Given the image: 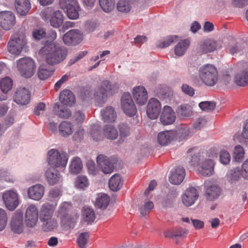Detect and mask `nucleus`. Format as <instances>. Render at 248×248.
Here are the masks:
<instances>
[{
	"label": "nucleus",
	"mask_w": 248,
	"mask_h": 248,
	"mask_svg": "<svg viewBox=\"0 0 248 248\" xmlns=\"http://www.w3.org/2000/svg\"><path fill=\"white\" fill-rule=\"evenodd\" d=\"M39 55L45 57L46 62L50 65H55L62 62L67 55V49L55 42L46 41L39 50Z\"/></svg>",
	"instance_id": "f257e3e1"
},
{
	"label": "nucleus",
	"mask_w": 248,
	"mask_h": 248,
	"mask_svg": "<svg viewBox=\"0 0 248 248\" xmlns=\"http://www.w3.org/2000/svg\"><path fill=\"white\" fill-rule=\"evenodd\" d=\"M117 89L116 85L108 80L103 81L100 86L96 87L93 92V97L97 106H102L108 97L112 95Z\"/></svg>",
	"instance_id": "f03ea898"
},
{
	"label": "nucleus",
	"mask_w": 248,
	"mask_h": 248,
	"mask_svg": "<svg viewBox=\"0 0 248 248\" xmlns=\"http://www.w3.org/2000/svg\"><path fill=\"white\" fill-rule=\"evenodd\" d=\"M71 206L67 202L61 204L58 210V216L61 219V227L65 230L75 227L78 217L77 214L70 213Z\"/></svg>",
	"instance_id": "7ed1b4c3"
},
{
	"label": "nucleus",
	"mask_w": 248,
	"mask_h": 248,
	"mask_svg": "<svg viewBox=\"0 0 248 248\" xmlns=\"http://www.w3.org/2000/svg\"><path fill=\"white\" fill-rule=\"evenodd\" d=\"M218 76L217 68L212 64L203 65L199 68V78L207 86H214L217 82Z\"/></svg>",
	"instance_id": "20e7f679"
},
{
	"label": "nucleus",
	"mask_w": 248,
	"mask_h": 248,
	"mask_svg": "<svg viewBox=\"0 0 248 248\" xmlns=\"http://www.w3.org/2000/svg\"><path fill=\"white\" fill-rule=\"evenodd\" d=\"M16 65L20 75L25 78L31 77L35 71V63L30 58L25 57L19 59L16 62Z\"/></svg>",
	"instance_id": "39448f33"
},
{
	"label": "nucleus",
	"mask_w": 248,
	"mask_h": 248,
	"mask_svg": "<svg viewBox=\"0 0 248 248\" xmlns=\"http://www.w3.org/2000/svg\"><path fill=\"white\" fill-rule=\"evenodd\" d=\"M27 43L26 36L22 33L13 35L8 44V50L10 53L15 55H19Z\"/></svg>",
	"instance_id": "423d86ee"
},
{
	"label": "nucleus",
	"mask_w": 248,
	"mask_h": 248,
	"mask_svg": "<svg viewBox=\"0 0 248 248\" xmlns=\"http://www.w3.org/2000/svg\"><path fill=\"white\" fill-rule=\"evenodd\" d=\"M47 161L52 167L64 168L67 162L68 155L65 152L60 153L57 150L51 149L48 152Z\"/></svg>",
	"instance_id": "0eeeda50"
},
{
	"label": "nucleus",
	"mask_w": 248,
	"mask_h": 248,
	"mask_svg": "<svg viewBox=\"0 0 248 248\" xmlns=\"http://www.w3.org/2000/svg\"><path fill=\"white\" fill-rule=\"evenodd\" d=\"M61 8L66 10L67 16L72 19H77L79 16V5L76 0H59Z\"/></svg>",
	"instance_id": "6e6552de"
},
{
	"label": "nucleus",
	"mask_w": 248,
	"mask_h": 248,
	"mask_svg": "<svg viewBox=\"0 0 248 248\" xmlns=\"http://www.w3.org/2000/svg\"><path fill=\"white\" fill-rule=\"evenodd\" d=\"M219 42L212 39H207L201 41L197 48V53L199 55L211 53L219 48Z\"/></svg>",
	"instance_id": "1a4fd4ad"
},
{
	"label": "nucleus",
	"mask_w": 248,
	"mask_h": 248,
	"mask_svg": "<svg viewBox=\"0 0 248 248\" xmlns=\"http://www.w3.org/2000/svg\"><path fill=\"white\" fill-rule=\"evenodd\" d=\"M121 107L125 114L130 117L137 113V108L130 93H124L121 98Z\"/></svg>",
	"instance_id": "9d476101"
},
{
	"label": "nucleus",
	"mask_w": 248,
	"mask_h": 248,
	"mask_svg": "<svg viewBox=\"0 0 248 248\" xmlns=\"http://www.w3.org/2000/svg\"><path fill=\"white\" fill-rule=\"evenodd\" d=\"M2 200L6 207L11 211L14 210L19 204V197L16 192L7 190L3 193Z\"/></svg>",
	"instance_id": "9b49d317"
},
{
	"label": "nucleus",
	"mask_w": 248,
	"mask_h": 248,
	"mask_svg": "<svg viewBox=\"0 0 248 248\" xmlns=\"http://www.w3.org/2000/svg\"><path fill=\"white\" fill-rule=\"evenodd\" d=\"M16 23V16L13 12L8 11L0 12V26L4 30H11Z\"/></svg>",
	"instance_id": "f8f14e48"
},
{
	"label": "nucleus",
	"mask_w": 248,
	"mask_h": 248,
	"mask_svg": "<svg viewBox=\"0 0 248 248\" xmlns=\"http://www.w3.org/2000/svg\"><path fill=\"white\" fill-rule=\"evenodd\" d=\"M38 219V210L37 207L30 205L27 208L25 215V222L28 228H33L36 224Z\"/></svg>",
	"instance_id": "ddd939ff"
},
{
	"label": "nucleus",
	"mask_w": 248,
	"mask_h": 248,
	"mask_svg": "<svg viewBox=\"0 0 248 248\" xmlns=\"http://www.w3.org/2000/svg\"><path fill=\"white\" fill-rule=\"evenodd\" d=\"M11 230L15 233L20 234L24 230V226L23 220V213L20 210H17L12 217L10 222Z\"/></svg>",
	"instance_id": "4468645a"
},
{
	"label": "nucleus",
	"mask_w": 248,
	"mask_h": 248,
	"mask_svg": "<svg viewBox=\"0 0 248 248\" xmlns=\"http://www.w3.org/2000/svg\"><path fill=\"white\" fill-rule=\"evenodd\" d=\"M161 106L156 98H151L147 106V114L151 119H156L160 113Z\"/></svg>",
	"instance_id": "2eb2a0df"
},
{
	"label": "nucleus",
	"mask_w": 248,
	"mask_h": 248,
	"mask_svg": "<svg viewBox=\"0 0 248 248\" xmlns=\"http://www.w3.org/2000/svg\"><path fill=\"white\" fill-rule=\"evenodd\" d=\"M96 161L99 168L105 174H108L112 172L114 169V162L103 155H99Z\"/></svg>",
	"instance_id": "dca6fc26"
},
{
	"label": "nucleus",
	"mask_w": 248,
	"mask_h": 248,
	"mask_svg": "<svg viewBox=\"0 0 248 248\" xmlns=\"http://www.w3.org/2000/svg\"><path fill=\"white\" fill-rule=\"evenodd\" d=\"M82 40V36L78 30H72L66 33L63 37V41L65 44L76 45Z\"/></svg>",
	"instance_id": "f3484780"
},
{
	"label": "nucleus",
	"mask_w": 248,
	"mask_h": 248,
	"mask_svg": "<svg viewBox=\"0 0 248 248\" xmlns=\"http://www.w3.org/2000/svg\"><path fill=\"white\" fill-rule=\"evenodd\" d=\"M199 197V192L193 187H189L182 197L183 204L186 206L193 205Z\"/></svg>",
	"instance_id": "a211bd4d"
},
{
	"label": "nucleus",
	"mask_w": 248,
	"mask_h": 248,
	"mask_svg": "<svg viewBox=\"0 0 248 248\" xmlns=\"http://www.w3.org/2000/svg\"><path fill=\"white\" fill-rule=\"evenodd\" d=\"M205 194L206 199L209 201H213L217 199L221 194V188L216 184L209 185L205 184Z\"/></svg>",
	"instance_id": "6ab92c4d"
},
{
	"label": "nucleus",
	"mask_w": 248,
	"mask_h": 248,
	"mask_svg": "<svg viewBox=\"0 0 248 248\" xmlns=\"http://www.w3.org/2000/svg\"><path fill=\"white\" fill-rule=\"evenodd\" d=\"M176 119L174 111L170 107L165 106L160 115V120L163 125H170L173 124Z\"/></svg>",
	"instance_id": "aec40b11"
},
{
	"label": "nucleus",
	"mask_w": 248,
	"mask_h": 248,
	"mask_svg": "<svg viewBox=\"0 0 248 248\" xmlns=\"http://www.w3.org/2000/svg\"><path fill=\"white\" fill-rule=\"evenodd\" d=\"M133 97L139 105H144L148 99V94L146 89L142 86L135 87L133 90Z\"/></svg>",
	"instance_id": "412c9836"
},
{
	"label": "nucleus",
	"mask_w": 248,
	"mask_h": 248,
	"mask_svg": "<svg viewBox=\"0 0 248 248\" xmlns=\"http://www.w3.org/2000/svg\"><path fill=\"white\" fill-rule=\"evenodd\" d=\"M30 93L26 88L20 87L16 91L14 95L15 101L21 105H26L30 101Z\"/></svg>",
	"instance_id": "4be33fe9"
},
{
	"label": "nucleus",
	"mask_w": 248,
	"mask_h": 248,
	"mask_svg": "<svg viewBox=\"0 0 248 248\" xmlns=\"http://www.w3.org/2000/svg\"><path fill=\"white\" fill-rule=\"evenodd\" d=\"M185 175V169L183 167L177 166L171 170L169 181L173 185H179L184 180Z\"/></svg>",
	"instance_id": "5701e85b"
},
{
	"label": "nucleus",
	"mask_w": 248,
	"mask_h": 248,
	"mask_svg": "<svg viewBox=\"0 0 248 248\" xmlns=\"http://www.w3.org/2000/svg\"><path fill=\"white\" fill-rule=\"evenodd\" d=\"M176 132L174 130H167L159 132L157 141L159 144L164 146L175 140Z\"/></svg>",
	"instance_id": "b1692460"
},
{
	"label": "nucleus",
	"mask_w": 248,
	"mask_h": 248,
	"mask_svg": "<svg viewBox=\"0 0 248 248\" xmlns=\"http://www.w3.org/2000/svg\"><path fill=\"white\" fill-rule=\"evenodd\" d=\"M45 188L40 184L31 186L28 190L29 197L35 201L40 200L44 194Z\"/></svg>",
	"instance_id": "393cba45"
},
{
	"label": "nucleus",
	"mask_w": 248,
	"mask_h": 248,
	"mask_svg": "<svg viewBox=\"0 0 248 248\" xmlns=\"http://www.w3.org/2000/svg\"><path fill=\"white\" fill-rule=\"evenodd\" d=\"M175 139H178L179 141L185 140L191 137L194 131L190 127L186 125H180L176 130Z\"/></svg>",
	"instance_id": "a878e982"
},
{
	"label": "nucleus",
	"mask_w": 248,
	"mask_h": 248,
	"mask_svg": "<svg viewBox=\"0 0 248 248\" xmlns=\"http://www.w3.org/2000/svg\"><path fill=\"white\" fill-rule=\"evenodd\" d=\"M101 115L102 120L105 122H114L117 117V113L114 108L111 106H107L101 111Z\"/></svg>",
	"instance_id": "bb28decb"
},
{
	"label": "nucleus",
	"mask_w": 248,
	"mask_h": 248,
	"mask_svg": "<svg viewBox=\"0 0 248 248\" xmlns=\"http://www.w3.org/2000/svg\"><path fill=\"white\" fill-rule=\"evenodd\" d=\"M214 163L212 159H207L200 164L199 172L204 176H210L214 171Z\"/></svg>",
	"instance_id": "cd10ccee"
},
{
	"label": "nucleus",
	"mask_w": 248,
	"mask_h": 248,
	"mask_svg": "<svg viewBox=\"0 0 248 248\" xmlns=\"http://www.w3.org/2000/svg\"><path fill=\"white\" fill-rule=\"evenodd\" d=\"M187 153L191 156V163L193 166H197L200 165L201 161L202 160L204 157V153L202 152L198 148H193L189 149Z\"/></svg>",
	"instance_id": "c85d7f7f"
},
{
	"label": "nucleus",
	"mask_w": 248,
	"mask_h": 248,
	"mask_svg": "<svg viewBox=\"0 0 248 248\" xmlns=\"http://www.w3.org/2000/svg\"><path fill=\"white\" fill-rule=\"evenodd\" d=\"M60 103L66 106H72L75 104L76 98L74 93L69 90H64L60 94Z\"/></svg>",
	"instance_id": "c756f323"
},
{
	"label": "nucleus",
	"mask_w": 248,
	"mask_h": 248,
	"mask_svg": "<svg viewBox=\"0 0 248 248\" xmlns=\"http://www.w3.org/2000/svg\"><path fill=\"white\" fill-rule=\"evenodd\" d=\"M45 177L50 185H54L61 179V176L57 170L54 168H48L45 172Z\"/></svg>",
	"instance_id": "7c9ffc66"
},
{
	"label": "nucleus",
	"mask_w": 248,
	"mask_h": 248,
	"mask_svg": "<svg viewBox=\"0 0 248 248\" xmlns=\"http://www.w3.org/2000/svg\"><path fill=\"white\" fill-rule=\"evenodd\" d=\"M64 105L57 102L53 107V111L58 117L66 119L71 115V111Z\"/></svg>",
	"instance_id": "2f4dec72"
},
{
	"label": "nucleus",
	"mask_w": 248,
	"mask_h": 248,
	"mask_svg": "<svg viewBox=\"0 0 248 248\" xmlns=\"http://www.w3.org/2000/svg\"><path fill=\"white\" fill-rule=\"evenodd\" d=\"M190 44V41L188 39L180 40L175 46L174 54L179 57L184 55Z\"/></svg>",
	"instance_id": "473e14b6"
},
{
	"label": "nucleus",
	"mask_w": 248,
	"mask_h": 248,
	"mask_svg": "<svg viewBox=\"0 0 248 248\" xmlns=\"http://www.w3.org/2000/svg\"><path fill=\"white\" fill-rule=\"evenodd\" d=\"M15 7L20 15L25 16L31 9V4L29 0H16Z\"/></svg>",
	"instance_id": "72a5a7b5"
},
{
	"label": "nucleus",
	"mask_w": 248,
	"mask_h": 248,
	"mask_svg": "<svg viewBox=\"0 0 248 248\" xmlns=\"http://www.w3.org/2000/svg\"><path fill=\"white\" fill-rule=\"evenodd\" d=\"M110 202V198L108 196L104 193L97 194L94 205L98 209L103 210H105L108 205Z\"/></svg>",
	"instance_id": "f704fd0d"
},
{
	"label": "nucleus",
	"mask_w": 248,
	"mask_h": 248,
	"mask_svg": "<svg viewBox=\"0 0 248 248\" xmlns=\"http://www.w3.org/2000/svg\"><path fill=\"white\" fill-rule=\"evenodd\" d=\"M123 182L121 176L119 174H115L109 180V187L111 190L116 191L122 186Z\"/></svg>",
	"instance_id": "c9c22d12"
},
{
	"label": "nucleus",
	"mask_w": 248,
	"mask_h": 248,
	"mask_svg": "<svg viewBox=\"0 0 248 248\" xmlns=\"http://www.w3.org/2000/svg\"><path fill=\"white\" fill-rule=\"evenodd\" d=\"M50 24L52 27L58 28L61 26L63 22V16L62 12L56 11L52 15L49 20Z\"/></svg>",
	"instance_id": "e433bc0d"
},
{
	"label": "nucleus",
	"mask_w": 248,
	"mask_h": 248,
	"mask_svg": "<svg viewBox=\"0 0 248 248\" xmlns=\"http://www.w3.org/2000/svg\"><path fill=\"white\" fill-rule=\"evenodd\" d=\"M177 113L182 118H188L193 115L192 108L188 104H183L178 107Z\"/></svg>",
	"instance_id": "4c0bfd02"
},
{
	"label": "nucleus",
	"mask_w": 248,
	"mask_h": 248,
	"mask_svg": "<svg viewBox=\"0 0 248 248\" xmlns=\"http://www.w3.org/2000/svg\"><path fill=\"white\" fill-rule=\"evenodd\" d=\"M234 82L238 86H246L248 85V70L237 74L234 78Z\"/></svg>",
	"instance_id": "58836bf2"
},
{
	"label": "nucleus",
	"mask_w": 248,
	"mask_h": 248,
	"mask_svg": "<svg viewBox=\"0 0 248 248\" xmlns=\"http://www.w3.org/2000/svg\"><path fill=\"white\" fill-rule=\"evenodd\" d=\"M41 222L42 230L45 232L54 231L58 226L57 220L54 218L42 221Z\"/></svg>",
	"instance_id": "ea45409f"
},
{
	"label": "nucleus",
	"mask_w": 248,
	"mask_h": 248,
	"mask_svg": "<svg viewBox=\"0 0 248 248\" xmlns=\"http://www.w3.org/2000/svg\"><path fill=\"white\" fill-rule=\"evenodd\" d=\"M242 176L241 170L239 168H235L230 170L227 175L228 181L231 184H235Z\"/></svg>",
	"instance_id": "a19ab883"
},
{
	"label": "nucleus",
	"mask_w": 248,
	"mask_h": 248,
	"mask_svg": "<svg viewBox=\"0 0 248 248\" xmlns=\"http://www.w3.org/2000/svg\"><path fill=\"white\" fill-rule=\"evenodd\" d=\"M59 132L60 134L64 137L70 135L73 133L71 124L67 121L62 122L59 125Z\"/></svg>",
	"instance_id": "79ce46f5"
},
{
	"label": "nucleus",
	"mask_w": 248,
	"mask_h": 248,
	"mask_svg": "<svg viewBox=\"0 0 248 248\" xmlns=\"http://www.w3.org/2000/svg\"><path fill=\"white\" fill-rule=\"evenodd\" d=\"M53 210L48 204H44L41 210L40 219L41 221L52 218Z\"/></svg>",
	"instance_id": "37998d69"
},
{
	"label": "nucleus",
	"mask_w": 248,
	"mask_h": 248,
	"mask_svg": "<svg viewBox=\"0 0 248 248\" xmlns=\"http://www.w3.org/2000/svg\"><path fill=\"white\" fill-rule=\"evenodd\" d=\"M104 135L109 140L116 139L118 136V133L116 128L112 125H106L104 127Z\"/></svg>",
	"instance_id": "c03bdc74"
},
{
	"label": "nucleus",
	"mask_w": 248,
	"mask_h": 248,
	"mask_svg": "<svg viewBox=\"0 0 248 248\" xmlns=\"http://www.w3.org/2000/svg\"><path fill=\"white\" fill-rule=\"evenodd\" d=\"M82 211L83 219L85 222L91 223L94 220L95 215L92 208L89 207H84Z\"/></svg>",
	"instance_id": "a18cd8bd"
},
{
	"label": "nucleus",
	"mask_w": 248,
	"mask_h": 248,
	"mask_svg": "<svg viewBox=\"0 0 248 248\" xmlns=\"http://www.w3.org/2000/svg\"><path fill=\"white\" fill-rule=\"evenodd\" d=\"M82 168V162L78 157H74L69 167L70 172L73 174H78L80 172Z\"/></svg>",
	"instance_id": "49530a36"
},
{
	"label": "nucleus",
	"mask_w": 248,
	"mask_h": 248,
	"mask_svg": "<svg viewBox=\"0 0 248 248\" xmlns=\"http://www.w3.org/2000/svg\"><path fill=\"white\" fill-rule=\"evenodd\" d=\"M99 5L102 10L105 13H110L115 7V0H99Z\"/></svg>",
	"instance_id": "de8ad7c7"
},
{
	"label": "nucleus",
	"mask_w": 248,
	"mask_h": 248,
	"mask_svg": "<svg viewBox=\"0 0 248 248\" xmlns=\"http://www.w3.org/2000/svg\"><path fill=\"white\" fill-rule=\"evenodd\" d=\"M131 4L126 0H119L117 3L116 8L119 12L127 13L131 10Z\"/></svg>",
	"instance_id": "09e8293b"
},
{
	"label": "nucleus",
	"mask_w": 248,
	"mask_h": 248,
	"mask_svg": "<svg viewBox=\"0 0 248 248\" xmlns=\"http://www.w3.org/2000/svg\"><path fill=\"white\" fill-rule=\"evenodd\" d=\"M13 81L8 77H6L1 79L0 82V88L4 93H7L12 87Z\"/></svg>",
	"instance_id": "8fccbe9b"
},
{
	"label": "nucleus",
	"mask_w": 248,
	"mask_h": 248,
	"mask_svg": "<svg viewBox=\"0 0 248 248\" xmlns=\"http://www.w3.org/2000/svg\"><path fill=\"white\" fill-rule=\"evenodd\" d=\"M118 128L121 138H125L129 136L130 134V128L127 124L121 123L118 124Z\"/></svg>",
	"instance_id": "3c124183"
},
{
	"label": "nucleus",
	"mask_w": 248,
	"mask_h": 248,
	"mask_svg": "<svg viewBox=\"0 0 248 248\" xmlns=\"http://www.w3.org/2000/svg\"><path fill=\"white\" fill-rule=\"evenodd\" d=\"M207 120L205 117H199L193 122L192 129L199 130L206 125Z\"/></svg>",
	"instance_id": "603ef678"
},
{
	"label": "nucleus",
	"mask_w": 248,
	"mask_h": 248,
	"mask_svg": "<svg viewBox=\"0 0 248 248\" xmlns=\"http://www.w3.org/2000/svg\"><path fill=\"white\" fill-rule=\"evenodd\" d=\"M89 185V182L87 177L83 175L78 176L75 182V186L78 188L84 189Z\"/></svg>",
	"instance_id": "864d4df0"
},
{
	"label": "nucleus",
	"mask_w": 248,
	"mask_h": 248,
	"mask_svg": "<svg viewBox=\"0 0 248 248\" xmlns=\"http://www.w3.org/2000/svg\"><path fill=\"white\" fill-rule=\"evenodd\" d=\"M178 40V36L175 35H170L167 36L166 39L160 43L158 45L157 47L163 48L169 46L171 44L174 42H176Z\"/></svg>",
	"instance_id": "5fc2aeb1"
},
{
	"label": "nucleus",
	"mask_w": 248,
	"mask_h": 248,
	"mask_svg": "<svg viewBox=\"0 0 248 248\" xmlns=\"http://www.w3.org/2000/svg\"><path fill=\"white\" fill-rule=\"evenodd\" d=\"M53 71L48 70L44 66L39 67L38 71V77L41 80H45L51 76L53 74Z\"/></svg>",
	"instance_id": "6e6d98bb"
},
{
	"label": "nucleus",
	"mask_w": 248,
	"mask_h": 248,
	"mask_svg": "<svg viewBox=\"0 0 248 248\" xmlns=\"http://www.w3.org/2000/svg\"><path fill=\"white\" fill-rule=\"evenodd\" d=\"M89 235L88 232H83L79 234L77 239V243L80 248L85 247L88 242Z\"/></svg>",
	"instance_id": "4d7b16f0"
},
{
	"label": "nucleus",
	"mask_w": 248,
	"mask_h": 248,
	"mask_svg": "<svg viewBox=\"0 0 248 248\" xmlns=\"http://www.w3.org/2000/svg\"><path fill=\"white\" fill-rule=\"evenodd\" d=\"M90 132L94 140L97 141L102 139V137L99 127L95 125L92 126Z\"/></svg>",
	"instance_id": "13d9d810"
},
{
	"label": "nucleus",
	"mask_w": 248,
	"mask_h": 248,
	"mask_svg": "<svg viewBox=\"0 0 248 248\" xmlns=\"http://www.w3.org/2000/svg\"><path fill=\"white\" fill-rule=\"evenodd\" d=\"M199 106L202 110L211 111L215 108L216 103L213 101H204L201 102Z\"/></svg>",
	"instance_id": "bf43d9fd"
},
{
	"label": "nucleus",
	"mask_w": 248,
	"mask_h": 248,
	"mask_svg": "<svg viewBox=\"0 0 248 248\" xmlns=\"http://www.w3.org/2000/svg\"><path fill=\"white\" fill-rule=\"evenodd\" d=\"M234 160L240 162L244 157V151L243 147L240 145L236 146L234 151Z\"/></svg>",
	"instance_id": "052dcab7"
},
{
	"label": "nucleus",
	"mask_w": 248,
	"mask_h": 248,
	"mask_svg": "<svg viewBox=\"0 0 248 248\" xmlns=\"http://www.w3.org/2000/svg\"><path fill=\"white\" fill-rule=\"evenodd\" d=\"M243 48L244 46L238 42L230 45L228 47L229 52L232 55L241 51Z\"/></svg>",
	"instance_id": "680f3d73"
},
{
	"label": "nucleus",
	"mask_w": 248,
	"mask_h": 248,
	"mask_svg": "<svg viewBox=\"0 0 248 248\" xmlns=\"http://www.w3.org/2000/svg\"><path fill=\"white\" fill-rule=\"evenodd\" d=\"M7 222L6 213L5 210L0 208V231H2L5 228Z\"/></svg>",
	"instance_id": "e2e57ef3"
},
{
	"label": "nucleus",
	"mask_w": 248,
	"mask_h": 248,
	"mask_svg": "<svg viewBox=\"0 0 248 248\" xmlns=\"http://www.w3.org/2000/svg\"><path fill=\"white\" fill-rule=\"evenodd\" d=\"M220 161L221 163L226 165L231 160V156L229 152L225 150H222L219 154Z\"/></svg>",
	"instance_id": "0e129e2a"
},
{
	"label": "nucleus",
	"mask_w": 248,
	"mask_h": 248,
	"mask_svg": "<svg viewBox=\"0 0 248 248\" xmlns=\"http://www.w3.org/2000/svg\"><path fill=\"white\" fill-rule=\"evenodd\" d=\"M231 5L234 8H243L248 5V0H232Z\"/></svg>",
	"instance_id": "69168bd1"
},
{
	"label": "nucleus",
	"mask_w": 248,
	"mask_h": 248,
	"mask_svg": "<svg viewBox=\"0 0 248 248\" xmlns=\"http://www.w3.org/2000/svg\"><path fill=\"white\" fill-rule=\"evenodd\" d=\"M46 34L44 29L35 30L32 32V35L36 40H41L46 37Z\"/></svg>",
	"instance_id": "338daca9"
},
{
	"label": "nucleus",
	"mask_w": 248,
	"mask_h": 248,
	"mask_svg": "<svg viewBox=\"0 0 248 248\" xmlns=\"http://www.w3.org/2000/svg\"><path fill=\"white\" fill-rule=\"evenodd\" d=\"M74 120L78 124L82 123L85 120V115L80 110L75 111L73 116Z\"/></svg>",
	"instance_id": "774afa93"
}]
</instances>
